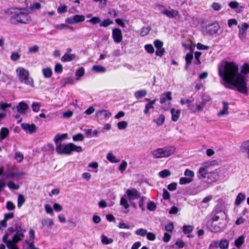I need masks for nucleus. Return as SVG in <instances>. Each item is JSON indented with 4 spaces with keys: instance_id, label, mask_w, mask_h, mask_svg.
Returning <instances> with one entry per match:
<instances>
[{
    "instance_id": "58",
    "label": "nucleus",
    "mask_w": 249,
    "mask_h": 249,
    "mask_svg": "<svg viewBox=\"0 0 249 249\" xmlns=\"http://www.w3.org/2000/svg\"><path fill=\"white\" fill-rule=\"evenodd\" d=\"M7 186L11 190H18L19 188V186L12 181H9Z\"/></svg>"
},
{
    "instance_id": "56",
    "label": "nucleus",
    "mask_w": 249,
    "mask_h": 249,
    "mask_svg": "<svg viewBox=\"0 0 249 249\" xmlns=\"http://www.w3.org/2000/svg\"><path fill=\"white\" fill-rule=\"evenodd\" d=\"M20 57V55L18 53L16 52L12 53L10 57L11 60L14 61H16L18 60V59H19Z\"/></svg>"
},
{
    "instance_id": "55",
    "label": "nucleus",
    "mask_w": 249,
    "mask_h": 249,
    "mask_svg": "<svg viewBox=\"0 0 249 249\" xmlns=\"http://www.w3.org/2000/svg\"><path fill=\"white\" fill-rule=\"evenodd\" d=\"M146 100L149 101V102L145 105V109H151L153 108V105L155 103L156 99L150 101L148 99H146Z\"/></svg>"
},
{
    "instance_id": "19",
    "label": "nucleus",
    "mask_w": 249,
    "mask_h": 249,
    "mask_svg": "<svg viewBox=\"0 0 249 249\" xmlns=\"http://www.w3.org/2000/svg\"><path fill=\"white\" fill-rule=\"evenodd\" d=\"M18 242L17 240L12 238V240H9L5 244L8 249H18V247L16 245Z\"/></svg>"
},
{
    "instance_id": "37",
    "label": "nucleus",
    "mask_w": 249,
    "mask_h": 249,
    "mask_svg": "<svg viewBox=\"0 0 249 249\" xmlns=\"http://www.w3.org/2000/svg\"><path fill=\"white\" fill-rule=\"evenodd\" d=\"M147 231L146 229L140 228L135 231V234L137 235L142 237L145 236L147 234Z\"/></svg>"
},
{
    "instance_id": "28",
    "label": "nucleus",
    "mask_w": 249,
    "mask_h": 249,
    "mask_svg": "<svg viewBox=\"0 0 249 249\" xmlns=\"http://www.w3.org/2000/svg\"><path fill=\"white\" fill-rule=\"evenodd\" d=\"M165 121V117L163 114H160L159 116L153 120V122L155 123L158 126L161 125Z\"/></svg>"
},
{
    "instance_id": "57",
    "label": "nucleus",
    "mask_w": 249,
    "mask_h": 249,
    "mask_svg": "<svg viewBox=\"0 0 249 249\" xmlns=\"http://www.w3.org/2000/svg\"><path fill=\"white\" fill-rule=\"evenodd\" d=\"M15 159L19 162H20L23 159V155L20 152H17L15 154Z\"/></svg>"
},
{
    "instance_id": "51",
    "label": "nucleus",
    "mask_w": 249,
    "mask_h": 249,
    "mask_svg": "<svg viewBox=\"0 0 249 249\" xmlns=\"http://www.w3.org/2000/svg\"><path fill=\"white\" fill-rule=\"evenodd\" d=\"M29 106L25 103L24 101H22L19 102L18 105L16 107V109H28Z\"/></svg>"
},
{
    "instance_id": "53",
    "label": "nucleus",
    "mask_w": 249,
    "mask_h": 249,
    "mask_svg": "<svg viewBox=\"0 0 249 249\" xmlns=\"http://www.w3.org/2000/svg\"><path fill=\"white\" fill-rule=\"evenodd\" d=\"M63 69L62 65L60 63H57L54 67V71L56 73H60L63 71Z\"/></svg>"
},
{
    "instance_id": "6",
    "label": "nucleus",
    "mask_w": 249,
    "mask_h": 249,
    "mask_svg": "<svg viewBox=\"0 0 249 249\" xmlns=\"http://www.w3.org/2000/svg\"><path fill=\"white\" fill-rule=\"evenodd\" d=\"M16 72L18 80L20 83L32 87H34V80L30 76L29 72L28 70L23 68L19 67L17 69Z\"/></svg>"
},
{
    "instance_id": "48",
    "label": "nucleus",
    "mask_w": 249,
    "mask_h": 249,
    "mask_svg": "<svg viewBox=\"0 0 249 249\" xmlns=\"http://www.w3.org/2000/svg\"><path fill=\"white\" fill-rule=\"evenodd\" d=\"M157 208V205L153 201H150L147 203V208L148 210L150 211H154L156 210Z\"/></svg>"
},
{
    "instance_id": "20",
    "label": "nucleus",
    "mask_w": 249,
    "mask_h": 249,
    "mask_svg": "<svg viewBox=\"0 0 249 249\" xmlns=\"http://www.w3.org/2000/svg\"><path fill=\"white\" fill-rule=\"evenodd\" d=\"M147 94L145 89H140L134 92V96L137 99H140L144 97Z\"/></svg>"
},
{
    "instance_id": "11",
    "label": "nucleus",
    "mask_w": 249,
    "mask_h": 249,
    "mask_svg": "<svg viewBox=\"0 0 249 249\" xmlns=\"http://www.w3.org/2000/svg\"><path fill=\"white\" fill-rule=\"evenodd\" d=\"M16 233L13 236V238L19 242L24 236L25 230L23 229L20 226H16Z\"/></svg>"
},
{
    "instance_id": "36",
    "label": "nucleus",
    "mask_w": 249,
    "mask_h": 249,
    "mask_svg": "<svg viewBox=\"0 0 249 249\" xmlns=\"http://www.w3.org/2000/svg\"><path fill=\"white\" fill-rule=\"evenodd\" d=\"M101 20L98 17H93L90 19L87 20V22H90L93 25H95L98 23L100 24Z\"/></svg>"
},
{
    "instance_id": "64",
    "label": "nucleus",
    "mask_w": 249,
    "mask_h": 249,
    "mask_svg": "<svg viewBox=\"0 0 249 249\" xmlns=\"http://www.w3.org/2000/svg\"><path fill=\"white\" fill-rule=\"evenodd\" d=\"M72 115L73 112L71 110H68V111L63 113L62 117L64 118H69L71 117Z\"/></svg>"
},
{
    "instance_id": "44",
    "label": "nucleus",
    "mask_w": 249,
    "mask_h": 249,
    "mask_svg": "<svg viewBox=\"0 0 249 249\" xmlns=\"http://www.w3.org/2000/svg\"><path fill=\"white\" fill-rule=\"evenodd\" d=\"M159 176L162 178H165L171 175V172L167 169H164L159 173Z\"/></svg>"
},
{
    "instance_id": "42",
    "label": "nucleus",
    "mask_w": 249,
    "mask_h": 249,
    "mask_svg": "<svg viewBox=\"0 0 249 249\" xmlns=\"http://www.w3.org/2000/svg\"><path fill=\"white\" fill-rule=\"evenodd\" d=\"M101 241L103 244L107 245L112 243L113 240L110 238H108L105 235H102L101 236Z\"/></svg>"
},
{
    "instance_id": "35",
    "label": "nucleus",
    "mask_w": 249,
    "mask_h": 249,
    "mask_svg": "<svg viewBox=\"0 0 249 249\" xmlns=\"http://www.w3.org/2000/svg\"><path fill=\"white\" fill-rule=\"evenodd\" d=\"M113 23V21L110 20V18H107L104 19L103 21H101L99 25L100 27H107Z\"/></svg>"
},
{
    "instance_id": "30",
    "label": "nucleus",
    "mask_w": 249,
    "mask_h": 249,
    "mask_svg": "<svg viewBox=\"0 0 249 249\" xmlns=\"http://www.w3.org/2000/svg\"><path fill=\"white\" fill-rule=\"evenodd\" d=\"M107 159L112 163H117L120 161V160L116 159V157L111 153L107 154Z\"/></svg>"
},
{
    "instance_id": "18",
    "label": "nucleus",
    "mask_w": 249,
    "mask_h": 249,
    "mask_svg": "<svg viewBox=\"0 0 249 249\" xmlns=\"http://www.w3.org/2000/svg\"><path fill=\"white\" fill-rule=\"evenodd\" d=\"M76 57V55L74 54H70L66 53L61 58V60L62 62H70L74 60Z\"/></svg>"
},
{
    "instance_id": "46",
    "label": "nucleus",
    "mask_w": 249,
    "mask_h": 249,
    "mask_svg": "<svg viewBox=\"0 0 249 249\" xmlns=\"http://www.w3.org/2000/svg\"><path fill=\"white\" fill-rule=\"evenodd\" d=\"M25 199L22 195H19L18 198V207L20 208L25 202Z\"/></svg>"
},
{
    "instance_id": "52",
    "label": "nucleus",
    "mask_w": 249,
    "mask_h": 249,
    "mask_svg": "<svg viewBox=\"0 0 249 249\" xmlns=\"http://www.w3.org/2000/svg\"><path fill=\"white\" fill-rule=\"evenodd\" d=\"M144 49L149 53H153L154 52V49L151 44H146L144 46Z\"/></svg>"
},
{
    "instance_id": "16",
    "label": "nucleus",
    "mask_w": 249,
    "mask_h": 249,
    "mask_svg": "<svg viewBox=\"0 0 249 249\" xmlns=\"http://www.w3.org/2000/svg\"><path fill=\"white\" fill-rule=\"evenodd\" d=\"M216 244L217 248L220 249H228L229 245V241L226 239H222L219 240H216Z\"/></svg>"
},
{
    "instance_id": "13",
    "label": "nucleus",
    "mask_w": 249,
    "mask_h": 249,
    "mask_svg": "<svg viewBox=\"0 0 249 249\" xmlns=\"http://www.w3.org/2000/svg\"><path fill=\"white\" fill-rule=\"evenodd\" d=\"M21 127L27 133L32 134L36 130V127L35 124H29L27 123H23L21 124Z\"/></svg>"
},
{
    "instance_id": "9",
    "label": "nucleus",
    "mask_w": 249,
    "mask_h": 249,
    "mask_svg": "<svg viewBox=\"0 0 249 249\" xmlns=\"http://www.w3.org/2000/svg\"><path fill=\"white\" fill-rule=\"evenodd\" d=\"M238 27L239 28L238 33L239 37L241 40H243L246 38L247 31L249 27V25L247 23H244L241 26H238Z\"/></svg>"
},
{
    "instance_id": "4",
    "label": "nucleus",
    "mask_w": 249,
    "mask_h": 249,
    "mask_svg": "<svg viewBox=\"0 0 249 249\" xmlns=\"http://www.w3.org/2000/svg\"><path fill=\"white\" fill-rule=\"evenodd\" d=\"M126 195L123 196L120 200V205L124 207L125 209L129 208L130 204L134 208H137V205L134 203L133 200L135 199H137L141 196V194L136 189L132 188L126 190Z\"/></svg>"
},
{
    "instance_id": "59",
    "label": "nucleus",
    "mask_w": 249,
    "mask_h": 249,
    "mask_svg": "<svg viewBox=\"0 0 249 249\" xmlns=\"http://www.w3.org/2000/svg\"><path fill=\"white\" fill-rule=\"evenodd\" d=\"M165 230L168 232H172L174 230V224L173 222H170L165 226Z\"/></svg>"
},
{
    "instance_id": "50",
    "label": "nucleus",
    "mask_w": 249,
    "mask_h": 249,
    "mask_svg": "<svg viewBox=\"0 0 249 249\" xmlns=\"http://www.w3.org/2000/svg\"><path fill=\"white\" fill-rule=\"evenodd\" d=\"M72 139L74 142L82 141L84 140V136L82 134L78 133L73 136Z\"/></svg>"
},
{
    "instance_id": "12",
    "label": "nucleus",
    "mask_w": 249,
    "mask_h": 249,
    "mask_svg": "<svg viewBox=\"0 0 249 249\" xmlns=\"http://www.w3.org/2000/svg\"><path fill=\"white\" fill-rule=\"evenodd\" d=\"M220 26L217 22H214L207 27V33L210 35H213L218 33Z\"/></svg>"
},
{
    "instance_id": "15",
    "label": "nucleus",
    "mask_w": 249,
    "mask_h": 249,
    "mask_svg": "<svg viewBox=\"0 0 249 249\" xmlns=\"http://www.w3.org/2000/svg\"><path fill=\"white\" fill-rule=\"evenodd\" d=\"M172 92L171 91H167L162 94L160 97V102L161 104L165 103L167 101L172 100Z\"/></svg>"
},
{
    "instance_id": "29",
    "label": "nucleus",
    "mask_w": 249,
    "mask_h": 249,
    "mask_svg": "<svg viewBox=\"0 0 249 249\" xmlns=\"http://www.w3.org/2000/svg\"><path fill=\"white\" fill-rule=\"evenodd\" d=\"M241 150L242 152L246 153L249 155V141H247L242 144Z\"/></svg>"
},
{
    "instance_id": "39",
    "label": "nucleus",
    "mask_w": 249,
    "mask_h": 249,
    "mask_svg": "<svg viewBox=\"0 0 249 249\" xmlns=\"http://www.w3.org/2000/svg\"><path fill=\"white\" fill-rule=\"evenodd\" d=\"M175 246H178V249H182L185 246V243L180 239H177L175 244L172 246V248H175Z\"/></svg>"
},
{
    "instance_id": "23",
    "label": "nucleus",
    "mask_w": 249,
    "mask_h": 249,
    "mask_svg": "<svg viewBox=\"0 0 249 249\" xmlns=\"http://www.w3.org/2000/svg\"><path fill=\"white\" fill-rule=\"evenodd\" d=\"M67 136L68 135L66 133L61 135L57 134L54 138V142L55 145L57 144V143H62L60 141L66 139L67 137Z\"/></svg>"
},
{
    "instance_id": "61",
    "label": "nucleus",
    "mask_w": 249,
    "mask_h": 249,
    "mask_svg": "<svg viewBox=\"0 0 249 249\" xmlns=\"http://www.w3.org/2000/svg\"><path fill=\"white\" fill-rule=\"evenodd\" d=\"M6 207L8 210L12 211L14 210L15 209L16 206L12 202L8 201L6 203Z\"/></svg>"
},
{
    "instance_id": "10",
    "label": "nucleus",
    "mask_w": 249,
    "mask_h": 249,
    "mask_svg": "<svg viewBox=\"0 0 249 249\" xmlns=\"http://www.w3.org/2000/svg\"><path fill=\"white\" fill-rule=\"evenodd\" d=\"M112 37L116 43H119L122 41L123 35L121 30L119 28H114L112 30Z\"/></svg>"
},
{
    "instance_id": "34",
    "label": "nucleus",
    "mask_w": 249,
    "mask_h": 249,
    "mask_svg": "<svg viewBox=\"0 0 249 249\" xmlns=\"http://www.w3.org/2000/svg\"><path fill=\"white\" fill-rule=\"evenodd\" d=\"M42 72L43 75L45 78H50L52 75V71L50 68L43 69Z\"/></svg>"
},
{
    "instance_id": "21",
    "label": "nucleus",
    "mask_w": 249,
    "mask_h": 249,
    "mask_svg": "<svg viewBox=\"0 0 249 249\" xmlns=\"http://www.w3.org/2000/svg\"><path fill=\"white\" fill-rule=\"evenodd\" d=\"M9 134V129L6 127H2L0 131V141L5 139Z\"/></svg>"
},
{
    "instance_id": "47",
    "label": "nucleus",
    "mask_w": 249,
    "mask_h": 249,
    "mask_svg": "<svg viewBox=\"0 0 249 249\" xmlns=\"http://www.w3.org/2000/svg\"><path fill=\"white\" fill-rule=\"evenodd\" d=\"M145 199L146 197L145 196H140V199L139 202V207L142 210V211H144L145 210V208L144 207V203Z\"/></svg>"
},
{
    "instance_id": "2",
    "label": "nucleus",
    "mask_w": 249,
    "mask_h": 249,
    "mask_svg": "<svg viewBox=\"0 0 249 249\" xmlns=\"http://www.w3.org/2000/svg\"><path fill=\"white\" fill-rule=\"evenodd\" d=\"M227 217L224 208L221 205H216L212 213V217L207 222V225L212 232H220L225 227Z\"/></svg>"
},
{
    "instance_id": "40",
    "label": "nucleus",
    "mask_w": 249,
    "mask_h": 249,
    "mask_svg": "<svg viewBox=\"0 0 249 249\" xmlns=\"http://www.w3.org/2000/svg\"><path fill=\"white\" fill-rule=\"evenodd\" d=\"M92 70L96 72H104L106 71V69L99 65H94L92 67Z\"/></svg>"
},
{
    "instance_id": "60",
    "label": "nucleus",
    "mask_w": 249,
    "mask_h": 249,
    "mask_svg": "<svg viewBox=\"0 0 249 249\" xmlns=\"http://www.w3.org/2000/svg\"><path fill=\"white\" fill-rule=\"evenodd\" d=\"M127 125V123L125 121L120 122L117 124V126L119 129H124L126 128Z\"/></svg>"
},
{
    "instance_id": "43",
    "label": "nucleus",
    "mask_w": 249,
    "mask_h": 249,
    "mask_svg": "<svg viewBox=\"0 0 249 249\" xmlns=\"http://www.w3.org/2000/svg\"><path fill=\"white\" fill-rule=\"evenodd\" d=\"M198 173L199 174V178H204L206 177L207 171L205 167H200L199 169Z\"/></svg>"
},
{
    "instance_id": "45",
    "label": "nucleus",
    "mask_w": 249,
    "mask_h": 249,
    "mask_svg": "<svg viewBox=\"0 0 249 249\" xmlns=\"http://www.w3.org/2000/svg\"><path fill=\"white\" fill-rule=\"evenodd\" d=\"M67 6L65 4H60V6L57 8V12L59 14H63L66 13L67 11Z\"/></svg>"
},
{
    "instance_id": "3",
    "label": "nucleus",
    "mask_w": 249,
    "mask_h": 249,
    "mask_svg": "<svg viewBox=\"0 0 249 249\" xmlns=\"http://www.w3.org/2000/svg\"><path fill=\"white\" fill-rule=\"evenodd\" d=\"M9 17L8 22L12 25L27 24L32 18L26 8L11 7L4 10Z\"/></svg>"
},
{
    "instance_id": "8",
    "label": "nucleus",
    "mask_w": 249,
    "mask_h": 249,
    "mask_svg": "<svg viewBox=\"0 0 249 249\" xmlns=\"http://www.w3.org/2000/svg\"><path fill=\"white\" fill-rule=\"evenodd\" d=\"M249 73V63H245L243 66L242 67V68L240 72H239V74H241L243 78L244 81L245 83V89H244L243 90H242V92H241L242 93H247L248 89H247V81H246V75L248 74Z\"/></svg>"
},
{
    "instance_id": "1",
    "label": "nucleus",
    "mask_w": 249,
    "mask_h": 249,
    "mask_svg": "<svg viewBox=\"0 0 249 249\" xmlns=\"http://www.w3.org/2000/svg\"><path fill=\"white\" fill-rule=\"evenodd\" d=\"M219 74L226 84L233 86L239 92L245 89L244 78L239 74L238 66L234 62L226 61L223 68L219 69Z\"/></svg>"
},
{
    "instance_id": "5",
    "label": "nucleus",
    "mask_w": 249,
    "mask_h": 249,
    "mask_svg": "<svg viewBox=\"0 0 249 249\" xmlns=\"http://www.w3.org/2000/svg\"><path fill=\"white\" fill-rule=\"evenodd\" d=\"M55 151L59 155H70L73 151L78 153L82 152V148L81 146H77L73 143H57Z\"/></svg>"
},
{
    "instance_id": "62",
    "label": "nucleus",
    "mask_w": 249,
    "mask_h": 249,
    "mask_svg": "<svg viewBox=\"0 0 249 249\" xmlns=\"http://www.w3.org/2000/svg\"><path fill=\"white\" fill-rule=\"evenodd\" d=\"M212 7L215 11H219L222 8L221 4L215 2L212 3Z\"/></svg>"
},
{
    "instance_id": "63",
    "label": "nucleus",
    "mask_w": 249,
    "mask_h": 249,
    "mask_svg": "<svg viewBox=\"0 0 249 249\" xmlns=\"http://www.w3.org/2000/svg\"><path fill=\"white\" fill-rule=\"evenodd\" d=\"M154 44L156 49H160L163 46V43L161 41L156 39L154 41Z\"/></svg>"
},
{
    "instance_id": "27",
    "label": "nucleus",
    "mask_w": 249,
    "mask_h": 249,
    "mask_svg": "<svg viewBox=\"0 0 249 249\" xmlns=\"http://www.w3.org/2000/svg\"><path fill=\"white\" fill-rule=\"evenodd\" d=\"M41 224L44 227H51L53 224V222L51 219L44 218L42 219Z\"/></svg>"
},
{
    "instance_id": "31",
    "label": "nucleus",
    "mask_w": 249,
    "mask_h": 249,
    "mask_svg": "<svg viewBox=\"0 0 249 249\" xmlns=\"http://www.w3.org/2000/svg\"><path fill=\"white\" fill-rule=\"evenodd\" d=\"M244 242V236L243 235H241L235 240V245L237 248L240 249Z\"/></svg>"
},
{
    "instance_id": "14",
    "label": "nucleus",
    "mask_w": 249,
    "mask_h": 249,
    "mask_svg": "<svg viewBox=\"0 0 249 249\" xmlns=\"http://www.w3.org/2000/svg\"><path fill=\"white\" fill-rule=\"evenodd\" d=\"M111 113L107 110H99L96 113V116L100 119H105L109 118Z\"/></svg>"
},
{
    "instance_id": "54",
    "label": "nucleus",
    "mask_w": 249,
    "mask_h": 249,
    "mask_svg": "<svg viewBox=\"0 0 249 249\" xmlns=\"http://www.w3.org/2000/svg\"><path fill=\"white\" fill-rule=\"evenodd\" d=\"M193 227L192 226L184 225L183 227V231L185 234L191 233L193 231Z\"/></svg>"
},
{
    "instance_id": "24",
    "label": "nucleus",
    "mask_w": 249,
    "mask_h": 249,
    "mask_svg": "<svg viewBox=\"0 0 249 249\" xmlns=\"http://www.w3.org/2000/svg\"><path fill=\"white\" fill-rule=\"evenodd\" d=\"M67 136L68 135L66 133L61 135L57 134L54 138V142L55 145L57 144V143H62L60 141L66 139L67 137Z\"/></svg>"
},
{
    "instance_id": "38",
    "label": "nucleus",
    "mask_w": 249,
    "mask_h": 249,
    "mask_svg": "<svg viewBox=\"0 0 249 249\" xmlns=\"http://www.w3.org/2000/svg\"><path fill=\"white\" fill-rule=\"evenodd\" d=\"M184 175L186 177H187L189 179H191L193 180V178L195 176L194 172L193 171L190 170L188 169L185 170Z\"/></svg>"
},
{
    "instance_id": "33",
    "label": "nucleus",
    "mask_w": 249,
    "mask_h": 249,
    "mask_svg": "<svg viewBox=\"0 0 249 249\" xmlns=\"http://www.w3.org/2000/svg\"><path fill=\"white\" fill-rule=\"evenodd\" d=\"M85 17L83 15H75L73 17V20H74L75 24L85 20Z\"/></svg>"
},
{
    "instance_id": "32",
    "label": "nucleus",
    "mask_w": 249,
    "mask_h": 249,
    "mask_svg": "<svg viewBox=\"0 0 249 249\" xmlns=\"http://www.w3.org/2000/svg\"><path fill=\"white\" fill-rule=\"evenodd\" d=\"M246 196L242 193H239L236 197L235 204L236 205H239L242 201L245 200Z\"/></svg>"
},
{
    "instance_id": "7",
    "label": "nucleus",
    "mask_w": 249,
    "mask_h": 249,
    "mask_svg": "<svg viewBox=\"0 0 249 249\" xmlns=\"http://www.w3.org/2000/svg\"><path fill=\"white\" fill-rule=\"evenodd\" d=\"M175 150L176 148L173 146H166L155 149L151 154L155 159L165 158L172 155L175 153Z\"/></svg>"
},
{
    "instance_id": "22",
    "label": "nucleus",
    "mask_w": 249,
    "mask_h": 249,
    "mask_svg": "<svg viewBox=\"0 0 249 249\" xmlns=\"http://www.w3.org/2000/svg\"><path fill=\"white\" fill-rule=\"evenodd\" d=\"M208 178L211 182H214L217 181L219 178V175L217 172H212L208 174Z\"/></svg>"
},
{
    "instance_id": "26",
    "label": "nucleus",
    "mask_w": 249,
    "mask_h": 249,
    "mask_svg": "<svg viewBox=\"0 0 249 249\" xmlns=\"http://www.w3.org/2000/svg\"><path fill=\"white\" fill-rule=\"evenodd\" d=\"M171 113L172 121L174 122L177 121L180 116V110H171Z\"/></svg>"
},
{
    "instance_id": "17",
    "label": "nucleus",
    "mask_w": 249,
    "mask_h": 249,
    "mask_svg": "<svg viewBox=\"0 0 249 249\" xmlns=\"http://www.w3.org/2000/svg\"><path fill=\"white\" fill-rule=\"evenodd\" d=\"M162 13L169 18H173L176 17L178 14L177 10L172 9L171 10H164Z\"/></svg>"
},
{
    "instance_id": "49",
    "label": "nucleus",
    "mask_w": 249,
    "mask_h": 249,
    "mask_svg": "<svg viewBox=\"0 0 249 249\" xmlns=\"http://www.w3.org/2000/svg\"><path fill=\"white\" fill-rule=\"evenodd\" d=\"M150 31V29L148 27H142L140 32V35L142 36H144L147 35Z\"/></svg>"
},
{
    "instance_id": "25",
    "label": "nucleus",
    "mask_w": 249,
    "mask_h": 249,
    "mask_svg": "<svg viewBox=\"0 0 249 249\" xmlns=\"http://www.w3.org/2000/svg\"><path fill=\"white\" fill-rule=\"evenodd\" d=\"M193 58V54L192 53H187L185 56L186 64L185 69L187 70L188 67L192 63V60Z\"/></svg>"
},
{
    "instance_id": "41",
    "label": "nucleus",
    "mask_w": 249,
    "mask_h": 249,
    "mask_svg": "<svg viewBox=\"0 0 249 249\" xmlns=\"http://www.w3.org/2000/svg\"><path fill=\"white\" fill-rule=\"evenodd\" d=\"M193 181V179H189L187 177H181L179 179V183L181 185L186 184Z\"/></svg>"
}]
</instances>
